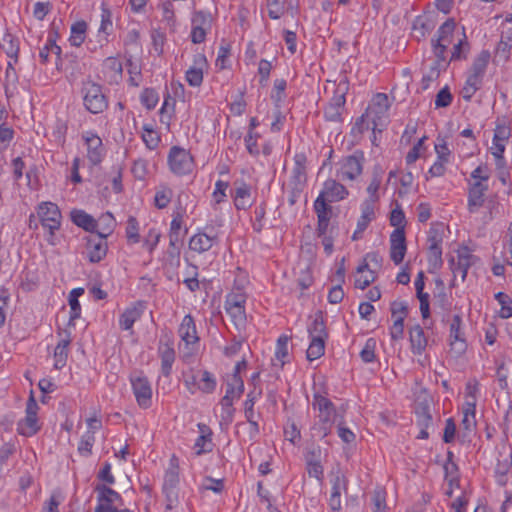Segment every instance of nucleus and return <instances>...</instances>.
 Returning a JSON list of instances; mask_svg holds the SVG:
<instances>
[{"instance_id":"obj_1","label":"nucleus","mask_w":512,"mask_h":512,"mask_svg":"<svg viewBox=\"0 0 512 512\" xmlns=\"http://www.w3.org/2000/svg\"><path fill=\"white\" fill-rule=\"evenodd\" d=\"M433 52L439 60H446L448 48L452 47L450 60H460L469 52V43L464 32L456 31L453 19L444 22L437 31V38L432 42Z\"/></svg>"},{"instance_id":"obj_2","label":"nucleus","mask_w":512,"mask_h":512,"mask_svg":"<svg viewBox=\"0 0 512 512\" xmlns=\"http://www.w3.org/2000/svg\"><path fill=\"white\" fill-rule=\"evenodd\" d=\"M490 58L491 55L488 50H482L474 58L472 65L467 72L466 81L461 90V95L466 101H469L481 88L486 69L490 62Z\"/></svg>"},{"instance_id":"obj_3","label":"nucleus","mask_w":512,"mask_h":512,"mask_svg":"<svg viewBox=\"0 0 512 512\" xmlns=\"http://www.w3.org/2000/svg\"><path fill=\"white\" fill-rule=\"evenodd\" d=\"M312 406L318 412L313 430L319 437L325 438L331 433L336 421L335 407L326 396L318 392L313 396Z\"/></svg>"},{"instance_id":"obj_4","label":"nucleus","mask_w":512,"mask_h":512,"mask_svg":"<svg viewBox=\"0 0 512 512\" xmlns=\"http://www.w3.org/2000/svg\"><path fill=\"white\" fill-rule=\"evenodd\" d=\"M246 303L247 294L243 288L238 286L233 287L225 297V311L239 331H244L247 326Z\"/></svg>"},{"instance_id":"obj_5","label":"nucleus","mask_w":512,"mask_h":512,"mask_svg":"<svg viewBox=\"0 0 512 512\" xmlns=\"http://www.w3.org/2000/svg\"><path fill=\"white\" fill-rule=\"evenodd\" d=\"M182 377L184 386L191 394H210L217 386L215 376L207 370L190 368L183 372Z\"/></svg>"},{"instance_id":"obj_6","label":"nucleus","mask_w":512,"mask_h":512,"mask_svg":"<svg viewBox=\"0 0 512 512\" xmlns=\"http://www.w3.org/2000/svg\"><path fill=\"white\" fill-rule=\"evenodd\" d=\"M180 482L179 460L173 455L164 473L162 491L166 498V511L173 510L179 503L177 487Z\"/></svg>"},{"instance_id":"obj_7","label":"nucleus","mask_w":512,"mask_h":512,"mask_svg":"<svg viewBox=\"0 0 512 512\" xmlns=\"http://www.w3.org/2000/svg\"><path fill=\"white\" fill-rule=\"evenodd\" d=\"M81 142L84 156L90 167L98 166L106 155L101 137L93 130H86L81 133Z\"/></svg>"},{"instance_id":"obj_8","label":"nucleus","mask_w":512,"mask_h":512,"mask_svg":"<svg viewBox=\"0 0 512 512\" xmlns=\"http://www.w3.org/2000/svg\"><path fill=\"white\" fill-rule=\"evenodd\" d=\"M389 108V98L385 93L374 95L366 111V118L368 123L372 124L373 132L382 130L387 122Z\"/></svg>"},{"instance_id":"obj_9","label":"nucleus","mask_w":512,"mask_h":512,"mask_svg":"<svg viewBox=\"0 0 512 512\" xmlns=\"http://www.w3.org/2000/svg\"><path fill=\"white\" fill-rule=\"evenodd\" d=\"M310 343L306 351V358L312 362L321 358L325 353L327 333L322 321L314 320L308 327Z\"/></svg>"},{"instance_id":"obj_10","label":"nucleus","mask_w":512,"mask_h":512,"mask_svg":"<svg viewBox=\"0 0 512 512\" xmlns=\"http://www.w3.org/2000/svg\"><path fill=\"white\" fill-rule=\"evenodd\" d=\"M170 171L178 176L190 174L194 168V159L189 150L172 146L167 156Z\"/></svg>"},{"instance_id":"obj_11","label":"nucleus","mask_w":512,"mask_h":512,"mask_svg":"<svg viewBox=\"0 0 512 512\" xmlns=\"http://www.w3.org/2000/svg\"><path fill=\"white\" fill-rule=\"evenodd\" d=\"M95 492L96 506L94 512H118V508L124 505L120 493L106 484L96 485Z\"/></svg>"},{"instance_id":"obj_12","label":"nucleus","mask_w":512,"mask_h":512,"mask_svg":"<svg viewBox=\"0 0 512 512\" xmlns=\"http://www.w3.org/2000/svg\"><path fill=\"white\" fill-rule=\"evenodd\" d=\"M337 178H328L324 181L322 189L314 201L315 204H322L330 207L329 203L340 202L349 197V190Z\"/></svg>"},{"instance_id":"obj_13","label":"nucleus","mask_w":512,"mask_h":512,"mask_svg":"<svg viewBox=\"0 0 512 512\" xmlns=\"http://www.w3.org/2000/svg\"><path fill=\"white\" fill-rule=\"evenodd\" d=\"M39 409V405L31 391L26 403L25 417L17 423V431L20 435L31 437L40 430L41 424L38 419Z\"/></svg>"},{"instance_id":"obj_14","label":"nucleus","mask_w":512,"mask_h":512,"mask_svg":"<svg viewBox=\"0 0 512 512\" xmlns=\"http://www.w3.org/2000/svg\"><path fill=\"white\" fill-rule=\"evenodd\" d=\"M129 381L138 406L142 409L150 408L153 389L148 378L142 372H134L130 375Z\"/></svg>"},{"instance_id":"obj_15","label":"nucleus","mask_w":512,"mask_h":512,"mask_svg":"<svg viewBox=\"0 0 512 512\" xmlns=\"http://www.w3.org/2000/svg\"><path fill=\"white\" fill-rule=\"evenodd\" d=\"M82 95L85 108L93 114L102 113L108 107L102 87L94 82L88 81L83 84Z\"/></svg>"},{"instance_id":"obj_16","label":"nucleus","mask_w":512,"mask_h":512,"mask_svg":"<svg viewBox=\"0 0 512 512\" xmlns=\"http://www.w3.org/2000/svg\"><path fill=\"white\" fill-rule=\"evenodd\" d=\"M214 17L209 11H195L191 16L190 39L194 44L205 42L207 35L211 32Z\"/></svg>"},{"instance_id":"obj_17","label":"nucleus","mask_w":512,"mask_h":512,"mask_svg":"<svg viewBox=\"0 0 512 512\" xmlns=\"http://www.w3.org/2000/svg\"><path fill=\"white\" fill-rule=\"evenodd\" d=\"M363 155H350L337 164L336 178L342 182H353L357 180L363 172Z\"/></svg>"},{"instance_id":"obj_18","label":"nucleus","mask_w":512,"mask_h":512,"mask_svg":"<svg viewBox=\"0 0 512 512\" xmlns=\"http://www.w3.org/2000/svg\"><path fill=\"white\" fill-rule=\"evenodd\" d=\"M434 149L436 159L425 175L426 180L443 176L446 172L447 165L451 164L454 160L453 153L444 139H438Z\"/></svg>"},{"instance_id":"obj_19","label":"nucleus","mask_w":512,"mask_h":512,"mask_svg":"<svg viewBox=\"0 0 512 512\" xmlns=\"http://www.w3.org/2000/svg\"><path fill=\"white\" fill-rule=\"evenodd\" d=\"M37 217L49 234L53 236L61 227L62 215L59 207L53 202H41L36 209Z\"/></svg>"},{"instance_id":"obj_20","label":"nucleus","mask_w":512,"mask_h":512,"mask_svg":"<svg viewBox=\"0 0 512 512\" xmlns=\"http://www.w3.org/2000/svg\"><path fill=\"white\" fill-rule=\"evenodd\" d=\"M178 336L188 350V354L194 353L199 345L200 338L192 315L187 314L183 317L178 327Z\"/></svg>"},{"instance_id":"obj_21","label":"nucleus","mask_w":512,"mask_h":512,"mask_svg":"<svg viewBox=\"0 0 512 512\" xmlns=\"http://www.w3.org/2000/svg\"><path fill=\"white\" fill-rule=\"evenodd\" d=\"M219 242V236L213 228L206 226L202 230H198L189 239V249L198 254L209 251Z\"/></svg>"},{"instance_id":"obj_22","label":"nucleus","mask_w":512,"mask_h":512,"mask_svg":"<svg viewBox=\"0 0 512 512\" xmlns=\"http://www.w3.org/2000/svg\"><path fill=\"white\" fill-rule=\"evenodd\" d=\"M449 345L456 356L462 355L467 349L463 323L459 315H455L450 323Z\"/></svg>"},{"instance_id":"obj_23","label":"nucleus","mask_w":512,"mask_h":512,"mask_svg":"<svg viewBox=\"0 0 512 512\" xmlns=\"http://www.w3.org/2000/svg\"><path fill=\"white\" fill-rule=\"evenodd\" d=\"M208 68V61L204 54L198 53L193 57L192 65L185 72V80L191 87H199Z\"/></svg>"},{"instance_id":"obj_24","label":"nucleus","mask_w":512,"mask_h":512,"mask_svg":"<svg viewBox=\"0 0 512 512\" xmlns=\"http://www.w3.org/2000/svg\"><path fill=\"white\" fill-rule=\"evenodd\" d=\"M146 309V304L143 301H136L126 307L119 316V327L122 330H132L133 325L143 315Z\"/></svg>"},{"instance_id":"obj_25","label":"nucleus","mask_w":512,"mask_h":512,"mask_svg":"<svg viewBox=\"0 0 512 512\" xmlns=\"http://www.w3.org/2000/svg\"><path fill=\"white\" fill-rule=\"evenodd\" d=\"M389 243L391 260L395 265L401 264L407 251L405 231L393 230L390 234Z\"/></svg>"},{"instance_id":"obj_26","label":"nucleus","mask_w":512,"mask_h":512,"mask_svg":"<svg viewBox=\"0 0 512 512\" xmlns=\"http://www.w3.org/2000/svg\"><path fill=\"white\" fill-rule=\"evenodd\" d=\"M231 198L237 210H246L254 203L251 186L243 181L235 183Z\"/></svg>"},{"instance_id":"obj_27","label":"nucleus","mask_w":512,"mask_h":512,"mask_svg":"<svg viewBox=\"0 0 512 512\" xmlns=\"http://www.w3.org/2000/svg\"><path fill=\"white\" fill-rule=\"evenodd\" d=\"M244 392V381L241 376H230L227 384L225 395L221 403L223 406L231 407L235 401L240 399Z\"/></svg>"},{"instance_id":"obj_28","label":"nucleus","mask_w":512,"mask_h":512,"mask_svg":"<svg viewBox=\"0 0 512 512\" xmlns=\"http://www.w3.org/2000/svg\"><path fill=\"white\" fill-rule=\"evenodd\" d=\"M289 342L290 337L285 334L278 337L275 345L274 357L272 358V365L274 367L283 368L285 364L291 361Z\"/></svg>"},{"instance_id":"obj_29","label":"nucleus","mask_w":512,"mask_h":512,"mask_svg":"<svg viewBox=\"0 0 512 512\" xmlns=\"http://www.w3.org/2000/svg\"><path fill=\"white\" fill-rule=\"evenodd\" d=\"M306 470L310 477L322 481L324 468L321 464V449L319 447L309 450L305 455Z\"/></svg>"},{"instance_id":"obj_30","label":"nucleus","mask_w":512,"mask_h":512,"mask_svg":"<svg viewBox=\"0 0 512 512\" xmlns=\"http://www.w3.org/2000/svg\"><path fill=\"white\" fill-rule=\"evenodd\" d=\"M467 209L469 213H477L485 203V194L488 187L479 186L478 184H468Z\"/></svg>"},{"instance_id":"obj_31","label":"nucleus","mask_w":512,"mask_h":512,"mask_svg":"<svg viewBox=\"0 0 512 512\" xmlns=\"http://www.w3.org/2000/svg\"><path fill=\"white\" fill-rule=\"evenodd\" d=\"M60 340L58 341L55 349H54V368L62 369L67 362L68 357V347L71 343L70 333L64 331L59 333Z\"/></svg>"},{"instance_id":"obj_32","label":"nucleus","mask_w":512,"mask_h":512,"mask_svg":"<svg viewBox=\"0 0 512 512\" xmlns=\"http://www.w3.org/2000/svg\"><path fill=\"white\" fill-rule=\"evenodd\" d=\"M199 430V436L196 438L193 449L196 455H202L204 453H208L213 449L212 443V431L211 429L203 423H199L197 425Z\"/></svg>"},{"instance_id":"obj_33","label":"nucleus","mask_w":512,"mask_h":512,"mask_svg":"<svg viewBox=\"0 0 512 512\" xmlns=\"http://www.w3.org/2000/svg\"><path fill=\"white\" fill-rule=\"evenodd\" d=\"M228 189L229 183L227 181L217 180L214 184L210 198V207L216 214L221 213L222 206L227 202Z\"/></svg>"},{"instance_id":"obj_34","label":"nucleus","mask_w":512,"mask_h":512,"mask_svg":"<svg viewBox=\"0 0 512 512\" xmlns=\"http://www.w3.org/2000/svg\"><path fill=\"white\" fill-rule=\"evenodd\" d=\"M411 351L414 355H421L425 351L428 340L423 328L416 324L409 329Z\"/></svg>"},{"instance_id":"obj_35","label":"nucleus","mask_w":512,"mask_h":512,"mask_svg":"<svg viewBox=\"0 0 512 512\" xmlns=\"http://www.w3.org/2000/svg\"><path fill=\"white\" fill-rule=\"evenodd\" d=\"M495 477L497 483L502 486L512 481V450L508 455L498 460L495 469Z\"/></svg>"},{"instance_id":"obj_36","label":"nucleus","mask_w":512,"mask_h":512,"mask_svg":"<svg viewBox=\"0 0 512 512\" xmlns=\"http://www.w3.org/2000/svg\"><path fill=\"white\" fill-rule=\"evenodd\" d=\"M333 96L331 101H334V105L337 107H344L346 103V95L349 91V81L346 76H339L335 81L331 83Z\"/></svg>"},{"instance_id":"obj_37","label":"nucleus","mask_w":512,"mask_h":512,"mask_svg":"<svg viewBox=\"0 0 512 512\" xmlns=\"http://www.w3.org/2000/svg\"><path fill=\"white\" fill-rule=\"evenodd\" d=\"M176 100L168 92L164 95L163 103L159 110L160 122L169 131L175 117Z\"/></svg>"},{"instance_id":"obj_38","label":"nucleus","mask_w":512,"mask_h":512,"mask_svg":"<svg viewBox=\"0 0 512 512\" xmlns=\"http://www.w3.org/2000/svg\"><path fill=\"white\" fill-rule=\"evenodd\" d=\"M71 220L78 226L89 232H96L98 228L97 221L84 210L74 209L71 211Z\"/></svg>"},{"instance_id":"obj_39","label":"nucleus","mask_w":512,"mask_h":512,"mask_svg":"<svg viewBox=\"0 0 512 512\" xmlns=\"http://www.w3.org/2000/svg\"><path fill=\"white\" fill-rule=\"evenodd\" d=\"M375 278V272L369 268L366 262L360 264L354 275L355 287L363 290L374 282Z\"/></svg>"},{"instance_id":"obj_40","label":"nucleus","mask_w":512,"mask_h":512,"mask_svg":"<svg viewBox=\"0 0 512 512\" xmlns=\"http://www.w3.org/2000/svg\"><path fill=\"white\" fill-rule=\"evenodd\" d=\"M107 253V242L104 238L98 240H89L87 244V256L90 262L101 261Z\"/></svg>"},{"instance_id":"obj_41","label":"nucleus","mask_w":512,"mask_h":512,"mask_svg":"<svg viewBox=\"0 0 512 512\" xmlns=\"http://www.w3.org/2000/svg\"><path fill=\"white\" fill-rule=\"evenodd\" d=\"M383 173L384 171L381 167L374 168L371 180L366 189L369 197L365 201H372V203H376L379 200V191L382 184Z\"/></svg>"},{"instance_id":"obj_42","label":"nucleus","mask_w":512,"mask_h":512,"mask_svg":"<svg viewBox=\"0 0 512 512\" xmlns=\"http://www.w3.org/2000/svg\"><path fill=\"white\" fill-rule=\"evenodd\" d=\"M87 29L88 24L84 20H79L73 23L70 28V36L68 39L70 45L80 47L86 39Z\"/></svg>"},{"instance_id":"obj_43","label":"nucleus","mask_w":512,"mask_h":512,"mask_svg":"<svg viewBox=\"0 0 512 512\" xmlns=\"http://www.w3.org/2000/svg\"><path fill=\"white\" fill-rule=\"evenodd\" d=\"M112 30L113 23L111 12L108 9H102L100 26L97 31L98 42L101 44L107 43Z\"/></svg>"},{"instance_id":"obj_44","label":"nucleus","mask_w":512,"mask_h":512,"mask_svg":"<svg viewBox=\"0 0 512 512\" xmlns=\"http://www.w3.org/2000/svg\"><path fill=\"white\" fill-rule=\"evenodd\" d=\"M314 211L317 215L318 225L317 231L319 236L326 235L329 227L331 207H325L322 204H313Z\"/></svg>"},{"instance_id":"obj_45","label":"nucleus","mask_w":512,"mask_h":512,"mask_svg":"<svg viewBox=\"0 0 512 512\" xmlns=\"http://www.w3.org/2000/svg\"><path fill=\"white\" fill-rule=\"evenodd\" d=\"M374 218L375 203H372V201H363L361 204V215L357 221L358 231H365Z\"/></svg>"},{"instance_id":"obj_46","label":"nucleus","mask_w":512,"mask_h":512,"mask_svg":"<svg viewBox=\"0 0 512 512\" xmlns=\"http://www.w3.org/2000/svg\"><path fill=\"white\" fill-rule=\"evenodd\" d=\"M141 138L149 150H155L161 141L160 134L154 129L152 124L142 126Z\"/></svg>"},{"instance_id":"obj_47","label":"nucleus","mask_w":512,"mask_h":512,"mask_svg":"<svg viewBox=\"0 0 512 512\" xmlns=\"http://www.w3.org/2000/svg\"><path fill=\"white\" fill-rule=\"evenodd\" d=\"M445 233V225L441 222H434L431 224L428 235L427 244L428 247L438 246L442 247Z\"/></svg>"},{"instance_id":"obj_48","label":"nucleus","mask_w":512,"mask_h":512,"mask_svg":"<svg viewBox=\"0 0 512 512\" xmlns=\"http://www.w3.org/2000/svg\"><path fill=\"white\" fill-rule=\"evenodd\" d=\"M416 421L419 427L429 428L432 425L430 406L427 403H419L415 408Z\"/></svg>"},{"instance_id":"obj_49","label":"nucleus","mask_w":512,"mask_h":512,"mask_svg":"<svg viewBox=\"0 0 512 512\" xmlns=\"http://www.w3.org/2000/svg\"><path fill=\"white\" fill-rule=\"evenodd\" d=\"M495 299L497 300L498 304L500 305V310L498 312V315L502 319H509L512 317V298L504 293V292H498L495 294Z\"/></svg>"},{"instance_id":"obj_50","label":"nucleus","mask_w":512,"mask_h":512,"mask_svg":"<svg viewBox=\"0 0 512 512\" xmlns=\"http://www.w3.org/2000/svg\"><path fill=\"white\" fill-rule=\"evenodd\" d=\"M231 56V45L228 43H223L220 45L217 53V57L215 60V66L218 70H225L231 67L230 62Z\"/></svg>"},{"instance_id":"obj_51","label":"nucleus","mask_w":512,"mask_h":512,"mask_svg":"<svg viewBox=\"0 0 512 512\" xmlns=\"http://www.w3.org/2000/svg\"><path fill=\"white\" fill-rule=\"evenodd\" d=\"M173 196V191L170 187L166 185H162L157 188L154 196V205L158 209L166 208L171 202Z\"/></svg>"},{"instance_id":"obj_52","label":"nucleus","mask_w":512,"mask_h":512,"mask_svg":"<svg viewBox=\"0 0 512 512\" xmlns=\"http://www.w3.org/2000/svg\"><path fill=\"white\" fill-rule=\"evenodd\" d=\"M489 178V168L487 166L480 165L471 172L469 184H478L479 186L488 187Z\"/></svg>"},{"instance_id":"obj_53","label":"nucleus","mask_w":512,"mask_h":512,"mask_svg":"<svg viewBox=\"0 0 512 512\" xmlns=\"http://www.w3.org/2000/svg\"><path fill=\"white\" fill-rule=\"evenodd\" d=\"M266 9L271 19H280L286 11V0H266Z\"/></svg>"},{"instance_id":"obj_54","label":"nucleus","mask_w":512,"mask_h":512,"mask_svg":"<svg viewBox=\"0 0 512 512\" xmlns=\"http://www.w3.org/2000/svg\"><path fill=\"white\" fill-rule=\"evenodd\" d=\"M140 102L147 109H154L159 102V95L153 88H145L140 94Z\"/></svg>"},{"instance_id":"obj_55","label":"nucleus","mask_w":512,"mask_h":512,"mask_svg":"<svg viewBox=\"0 0 512 512\" xmlns=\"http://www.w3.org/2000/svg\"><path fill=\"white\" fill-rule=\"evenodd\" d=\"M97 223L98 226L102 225L103 229L101 231L97 229L96 232L100 235V237L106 238L114 229L115 219L110 212H107L99 217Z\"/></svg>"},{"instance_id":"obj_56","label":"nucleus","mask_w":512,"mask_h":512,"mask_svg":"<svg viewBox=\"0 0 512 512\" xmlns=\"http://www.w3.org/2000/svg\"><path fill=\"white\" fill-rule=\"evenodd\" d=\"M377 342L374 338H368L360 351V357L365 363H371L376 358Z\"/></svg>"},{"instance_id":"obj_57","label":"nucleus","mask_w":512,"mask_h":512,"mask_svg":"<svg viewBox=\"0 0 512 512\" xmlns=\"http://www.w3.org/2000/svg\"><path fill=\"white\" fill-rule=\"evenodd\" d=\"M161 238V233L156 228H150L144 238V248L152 254Z\"/></svg>"},{"instance_id":"obj_58","label":"nucleus","mask_w":512,"mask_h":512,"mask_svg":"<svg viewBox=\"0 0 512 512\" xmlns=\"http://www.w3.org/2000/svg\"><path fill=\"white\" fill-rule=\"evenodd\" d=\"M151 40H152V51L160 56L164 52V45L166 42V35L160 30H153L151 32Z\"/></svg>"},{"instance_id":"obj_59","label":"nucleus","mask_w":512,"mask_h":512,"mask_svg":"<svg viewBox=\"0 0 512 512\" xmlns=\"http://www.w3.org/2000/svg\"><path fill=\"white\" fill-rule=\"evenodd\" d=\"M462 413V424L465 429L471 430L476 425V407H470L469 404H463Z\"/></svg>"},{"instance_id":"obj_60","label":"nucleus","mask_w":512,"mask_h":512,"mask_svg":"<svg viewBox=\"0 0 512 512\" xmlns=\"http://www.w3.org/2000/svg\"><path fill=\"white\" fill-rule=\"evenodd\" d=\"M126 237L130 244H136L140 241L139 225L134 217H130L127 221Z\"/></svg>"},{"instance_id":"obj_61","label":"nucleus","mask_w":512,"mask_h":512,"mask_svg":"<svg viewBox=\"0 0 512 512\" xmlns=\"http://www.w3.org/2000/svg\"><path fill=\"white\" fill-rule=\"evenodd\" d=\"M95 442V436L91 434V432H85L78 444V452L82 456H88L91 454L92 447Z\"/></svg>"},{"instance_id":"obj_62","label":"nucleus","mask_w":512,"mask_h":512,"mask_svg":"<svg viewBox=\"0 0 512 512\" xmlns=\"http://www.w3.org/2000/svg\"><path fill=\"white\" fill-rule=\"evenodd\" d=\"M287 83L284 79H276L274 81L273 89L271 92L272 100L279 105L285 99V90Z\"/></svg>"},{"instance_id":"obj_63","label":"nucleus","mask_w":512,"mask_h":512,"mask_svg":"<svg viewBox=\"0 0 512 512\" xmlns=\"http://www.w3.org/2000/svg\"><path fill=\"white\" fill-rule=\"evenodd\" d=\"M425 140H426V137L423 136L413 145V147L407 153L406 158H405L407 164H413L421 157L423 151L425 150V147H424Z\"/></svg>"},{"instance_id":"obj_64","label":"nucleus","mask_w":512,"mask_h":512,"mask_svg":"<svg viewBox=\"0 0 512 512\" xmlns=\"http://www.w3.org/2000/svg\"><path fill=\"white\" fill-rule=\"evenodd\" d=\"M512 49V42L500 40L496 47L495 59L497 61L505 62L509 59Z\"/></svg>"}]
</instances>
